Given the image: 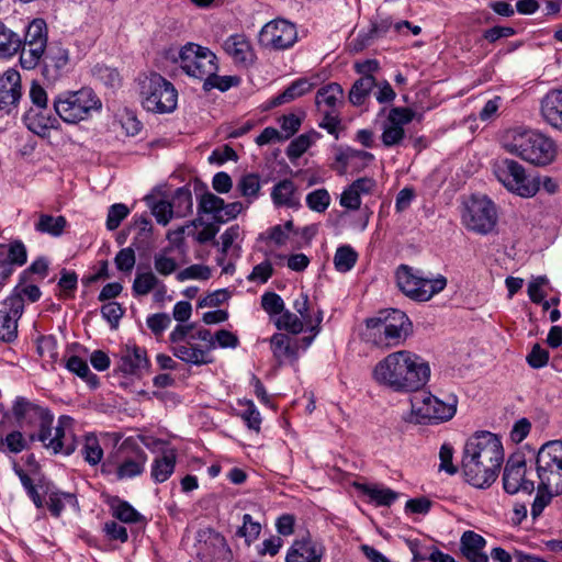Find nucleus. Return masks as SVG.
Wrapping results in <instances>:
<instances>
[{"instance_id":"nucleus-1","label":"nucleus","mask_w":562,"mask_h":562,"mask_svg":"<svg viewBox=\"0 0 562 562\" xmlns=\"http://www.w3.org/2000/svg\"><path fill=\"white\" fill-rule=\"evenodd\" d=\"M429 363L409 350L389 353L372 370L374 382L395 393H413L422 390L430 379Z\"/></svg>"},{"instance_id":"nucleus-2","label":"nucleus","mask_w":562,"mask_h":562,"mask_svg":"<svg viewBox=\"0 0 562 562\" xmlns=\"http://www.w3.org/2000/svg\"><path fill=\"white\" fill-rule=\"evenodd\" d=\"M503 462V445L495 434L476 431L465 441L461 469L465 481L472 486L490 487L495 482Z\"/></svg>"},{"instance_id":"nucleus-3","label":"nucleus","mask_w":562,"mask_h":562,"mask_svg":"<svg viewBox=\"0 0 562 562\" xmlns=\"http://www.w3.org/2000/svg\"><path fill=\"white\" fill-rule=\"evenodd\" d=\"M503 146L509 154L540 167L550 165L558 155L557 143L536 130H510L504 136Z\"/></svg>"},{"instance_id":"nucleus-4","label":"nucleus","mask_w":562,"mask_h":562,"mask_svg":"<svg viewBox=\"0 0 562 562\" xmlns=\"http://www.w3.org/2000/svg\"><path fill=\"white\" fill-rule=\"evenodd\" d=\"M369 338L378 346L394 347L412 333V322L400 310H385L366 321Z\"/></svg>"},{"instance_id":"nucleus-5","label":"nucleus","mask_w":562,"mask_h":562,"mask_svg":"<svg viewBox=\"0 0 562 562\" xmlns=\"http://www.w3.org/2000/svg\"><path fill=\"white\" fill-rule=\"evenodd\" d=\"M55 113L65 123L77 124L89 120L93 112L101 110L99 97L90 88L59 92L53 100Z\"/></svg>"},{"instance_id":"nucleus-6","label":"nucleus","mask_w":562,"mask_h":562,"mask_svg":"<svg viewBox=\"0 0 562 562\" xmlns=\"http://www.w3.org/2000/svg\"><path fill=\"white\" fill-rule=\"evenodd\" d=\"M400 290L409 299L426 302L447 286L446 277L427 278L422 270L401 265L395 272Z\"/></svg>"},{"instance_id":"nucleus-7","label":"nucleus","mask_w":562,"mask_h":562,"mask_svg":"<svg viewBox=\"0 0 562 562\" xmlns=\"http://www.w3.org/2000/svg\"><path fill=\"white\" fill-rule=\"evenodd\" d=\"M147 462L146 452L131 438L125 439L103 462V472L115 471L117 480L140 475Z\"/></svg>"},{"instance_id":"nucleus-8","label":"nucleus","mask_w":562,"mask_h":562,"mask_svg":"<svg viewBox=\"0 0 562 562\" xmlns=\"http://www.w3.org/2000/svg\"><path fill=\"white\" fill-rule=\"evenodd\" d=\"M140 97L144 109L149 112L171 113L177 108V90L159 74H151L142 81Z\"/></svg>"},{"instance_id":"nucleus-9","label":"nucleus","mask_w":562,"mask_h":562,"mask_svg":"<svg viewBox=\"0 0 562 562\" xmlns=\"http://www.w3.org/2000/svg\"><path fill=\"white\" fill-rule=\"evenodd\" d=\"M409 422L416 424H438L451 419L457 412V398L443 402L428 392H423L411 398Z\"/></svg>"},{"instance_id":"nucleus-10","label":"nucleus","mask_w":562,"mask_h":562,"mask_svg":"<svg viewBox=\"0 0 562 562\" xmlns=\"http://www.w3.org/2000/svg\"><path fill=\"white\" fill-rule=\"evenodd\" d=\"M175 61L189 77L203 82L207 76L218 71L216 55L210 48L195 43H187L182 46Z\"/></svg>"},{"instance_id":"nucleus-11","label":"nucleus","mask_w":562,"mask_h":562,"mask_svg":"<svg viewBox=\"0 0 562 562\" xmlns=\"http://www.w3.org/2000/svg\"><path fill=\"white\" fill-rule=\"evenodd\" d=\"M539 483L554 492H562V440H551L541 446L535 460Z\"/></svg>"},{"instance_id":"nucleus-12","label":"nucleus","mask_w":562,"mask_h":562,"mask_svg":"<svg viewBox=\"0 0 562 562\" xmlns=\"http://www.w3.org/2000/svg\"><path fill=\"white\" fill-rule=\"evenodd\" d=\"M493 173L507 190L519 196L529 198L539 191V182L529 178L524 166L514 159L501 158L495 160Z\"/></svg>"},{"instance_id":"nucleus-13","label":"nucleus","mask_w":562,"mask_h":562,"mask_svg":"<svg viewBox=\"0 0 562 562\" xmlns=\"http://www.w3.org/2000/svg\"><path fill=\"white\" fill-rule=\"evenodd\" d=\"M53 420L54 416L50 413L43 419L38 420L37 425L40 426V432L37 436L31 435L30 440H40L46 448L52 449L54 453H64L66 456L71 454L76 449L75 439L71 434H67L65 430V426L71 422V418L68 416H61L58 419V426L55 428V435L50 438Z\"/></svg>"},{"instance_id":"nucleus-14","label":"nucleus","mask_w":562,"mask_h":562,"mask_svg":"<svg viewBox=\"0 0 562 562\" xmlns=\"http://www.w3.org/2000/svg\"><path fill=\"white\" fill-rule=\"evenodd\" d=\"M166 189V186H157L144 196L150 211H192V192L189 186L178 188L172 195Z\"/></svg>"},{"instance_id":"nucleus-15","label":"nucleus","mask_w":562,"mask_h":562,"mask_svg":"<svg viewBox=\"0 0 562 562\" xmlns=\"http://www.w3.org/2000/svg\"><path fill=\"white\" fill-rule=\"evenodd\" d=\"M260 46L273 50H283L292 47L297 41V31L293 23L277 19L263 25L259 32Z\"/></svg>"},{"instance_id":"nucleus-16","label":"nucleus","mask_w":562,"mask_h":562,"mask_svg":"<svg viewBox=\"0 0 562 562\" xmlns=\"http://www.w3.org/2000/svg\"><path fill=\"white\" fill-rule=\"evenodd\" d=\"M503 486L505 492L512 495L519 492L531 494L535 491V482L527 477V461L524 454H512L506 461Z\"/></svg>"},{"instance_id":"nucleus-17","label":"nucleus","mask_w":562,"mask_h":562,"mask_svg":"<svg viewBox=\"0 0 562 562\" xmlns=\"http://www.w3.org/2000/svg\"><path fill=\"white\" fill-rule=\"evenodd\" d=\"M198 558L200 562H231L232 550L223 535L214 529L200 530Z\"/></svg>"},{"instance_id":"nucleus-18","label":"nucleus","mask_w":562,"mask_h":562,"mask_svg":"<svg viewBox=\"0 0 562 562\" xmlns=\"http://www.w3.org/2000/svg\"><path fill=\"white\" fill-rule=\"evenodd\" d=\"M22 98L21 76L15 69L0 75V112L2 115H15Z\"/></svg>"},{"instance_id":"nucleus-19","label":"nucleus","mask_w":562,"mask_h":562,"mask_svg":"<svg viewBox=\"0 0 562 562\" xmlns=\"http://www.w3.org/2000/svg\"><path fill=\"white\" fill-rule=\"evenodd\" d=\"M24 312V300L9 295L0 302V340L12 342L18 337V322Z\"/></svg>"},{"instance_id":"nucleus-20","label":"nucleus","mask_w":562,"mask_h":562,"mask_svg":"<svg viewBox=\"0 0 562 562\" xmlns=\"http://www.w3.org/2000/svg\"><path fill=\"white\" fill-rule=\"evenodd\" d=\"M324 554V544L307 535L292 543L288 550L285 562H321Z\"/></svg>"},{"instance_id":"nucleus-21","label":"nucleus","mask_w":562,"mask_h":562,"mask_svg":"<svg viewBox=\"0 0 562 562\" xmlns=\"http://www.w3.org/2000/svg\"><path fill=\"white\" fill-rule=\"evenodd\" d=\"M117 369L125 375L140 376L147 373L149 360L146 350L135 345H126L120 352Z\"/></svg>"},{"instance_id":"nucleus-22","label":"nucleus","mask_w":562,"mask_h":562,"mask_svg":"<svg viewBox=\"0 0 562 562\" xmlns=\"http://www.w3.org/2000/svg\"><path fill=\"white\" fill-rule=\"evenodd\" d=\"M69 50L60 45H52L43 59L42 75L48 82H55L66 71Z\"/></svg>"},{"instance_id":"nucleus-23","label":"nucleus","mask_w":562,"mask_h":562,"mask_svg":"<svg viewBox=\"0 0 562 562\" xmlns=\"http://www.w3.org/2000/svg\"><path fill=\"white\" fill-rule=\"evenodd\" d=\"M270 347L278 366L293 364L299 359V339L286 334H273L270 338Z\"/></svg>"},{"instance_id":"nucleus-24","label":"nucleus","mask_w":562,"mask_h":562,"mask_svg":"<svg viewBox=\"0 0 562 562\" xmlns=\"http://www.w3.org/2000/svg\"><path fill=\"white\" fill-rule=\"evenodd\" d=\"M540 112L547 124L562 132V89H551L543 95Z\"/></svg>"},{"instance_id":"nucleus-25","label":"nucleus","mask_w":562,"mask_h":562,"mask_svg":"<svg viewBox=\"0 0 562 562\" xmlns=\"http://www.w3.org/2000/svg\"><path fill=\"white\" fill-rule=\"evenodd\" d=\"M223 49L236 65L249 66L255 61L254 49L244 34L229 35L223 43Z\"/></svg>"},{"instance_id":"nucleus-26","label":"nucleus","mask_w":562,"mask_h":562,"mask_svg":"<svg viewBox=\"0 0 562 562\" xmlns=\"http://www.w3.org/2000/svg\"><path fill=\"white\" fill-rule=\"evenodd\" d=\"M375 188L372 178H359L346 188L340 195V205L350 211H357L361 205V198L370 194Z\"/></svg>"},{"instance_id":"nucleus-27","label":"nucleus","mask_w":562,"mask_h":562,"mask_svg":"<svg viewBox=\"0 0 562 562\" xmlns=\"http://www.w3.org/2000/svg\"><path fill=\"white\" fill-rule=\"evenodd\" d=\"M12 413L16 423L23 427L24 425H36L38 420L49 414V411L23 396H18L13 403Z\"/></svg>"},{"instance_id":"nucleus-28","label":"nucleus","mask_w":562,"mask_h":562,"mask_svg":"<svg viewBox=\"0 0 562 562\" xmlns=\"http://www.w3.org/2000/svg\"><path fill=\"white\" fill-rule=\"evenodd\" d=\"M315 104L318 112H340L344 105V89L336 82L322 87L316 93Z\"/></svg>"},{"instance_id":"nucleus-29","label":"nucleus","mask_w":562,"mask_h":562,"mask_svg":"<svg viewBox=\"0 0 562 562\" xmlns=\"http://www.w3.org/2000/svg\"><path fill=\"white\" fill-rule=\"evenodd\" d=\"M172 353L181 361L194 366L209 364L213 362V358L209 350L191 341H184L172 347Z\"/></svg>"},{"instance_id":"nucleus-30","label":"nucleus","mask_w":562,"mask_h":562,"mask_svg":"<svg viewBox=\"0 0 562 562\" xmlns=\"http://www.w3.org/2000/svg\"><path fill=\"white\" fill-rule=\"evenodd\" d=\"M293 308L296 312V315L305 322L306 331L319 334L321 324L323 322V311H311L307 294L303 292L300 293L293 302Z\"/></svg>"},{"instance_id":"nucleus-31","label":"nucleus","mask_w":562,"mask_h":562,"mask_svg":"<svg viewBox=\"0 0 562 562\" xmlns=\"http://www.w3.org/2000/svg\"><path fill=\"white\" fill-rule=\"evenodd\" d=\"M45 111L32 108L23 117L27 128L38 136H45L49 130L59 126L58 119L52 114H45Z\"/></svg>"},{"instance_id":"nucleus-32","label":"nucleus","mask_w":562,"mask_h":562,"mask_svg":"<svg viewBox=\"0 0 562 562\" xmlns=\"http://www.w3.org/2000/svg\"><path fill=\"white\" fill-rule=\"evenodd\" d=\"M496 213H462L461 222L464 227L480 235H486L494 231L497 224Z\"/></svg>"},{"instance_id":"nucleus-33","label":"nucleus","mask_w":562,"mask_h":562,"mask_svg":"<svg viewBox=\"0 0 562 562\" xmlns=\"http://www.w3.org/2000/svg\"><path fill=\"white\" fill-rule=\"evenodd\" d=\"M176 459V451L169 449L161 457L154 460L150 476L155 483H164L171 476L175 471Z\"/></svg>"},{"instance_id":"nucleus-34","label":"nucleus","mask_w":562,"mask_h":562,"mask_svg":"<svg viewBox=\"0 0 562 562\" xmlns=\"http://www.w3.org/2000/svg\"><path fill=\"white\" fill-rule=\"evenodd\" d=\"M271 199L276 207L293 209L299 205L294 183L289 179L278 182L272 188Z\"/></svg>"},{"instance_id":"nucleus-35","label":"nucleus","mask_w":562,"mask_h":562,"mask_svg":"<svg viewBox=\"0 0 562 562\" xmlns=\"http://www.w3.org/2000/svg\"><path fill=\"white\" fill-rule=\"evenodd\" d=\"M193 190L199 200L196 211H225L227 207L224 200L210 192L207 187L199 179L193 181Z\"/></svg>"},{"instance_id":"nucleus-36","label":"nucleus","mask_w":562,"mask_h":562,"mask_svg":"<svg viewBox=\"0 0 562 562\" xmlns=\"http://www.w3.org/2000/svg\"><path fill=\"white\" fill-rule=\"evenodd\" d=\"M22 44L21 36L0 22V58H11L20 52Z\"/></svg>"},{"instance_id":"nucleus-37","label":"nucleus","mask_w":562,"mask_h":562,"mask_svg":"<svg viewBox=\"0 0 562 562\" xmlns=\"http://www.w3.org/2000/svg\"><path fill=\"white\" fill-rule=\"evenodd\" d=\"M45 494L48 496L47 507L54 517H59L65 508V503L72 506L77 505V498L74 494L61 492L55 488L46 487Z\"/></svg>"},{"instance_id":"nucleus-38","label":"nucleus","mask_w":562,"mask_h":562,"mask_svg":"<svg viewBox=\"0 0 562 562\" xmlns=\"http://www.w3.org/2000/svg\"><path fill=\"white\" fill-rule=\"evenodd\" d=\"M113 516L124 524L145 522V517L128 502L115 498L111 504Z\"/></svg>"},{"instance_id":"nucleus-39","label":"nucleus","mask_w":562,"mask_h":562,"mask_svg":"<svg viewBox=\"0 0 562 562\" xmlns=\"http://www.w3.org/2000/svg\"><path fill=\"white\" fill-rule=\"evenodd\" d=\"M47 45L37 43L22 44L20 49V65L23 69H34L43 58Z\"/></svg>"},{"instance_id":"nucleus-40","label":"nucleus","mask_w":562,"mask_h":562,"mask_svg":"<svg viewBox=\"0 0 562 562\" xmlns=\"http://www.w3.org/2000/svg\"><path fill=\"white\" fill-rule=\"evenodd\" d=\"M359 490L376 506H391L398 497V494L391 488H380L362 484L359 486Z\"/></svg>"},{"instance_id":"nucleus-41","label":"nucleus","mask_w":562,"mask_h":562,"mask_svg":"<svg viewBox=\"0 0 562 562\" xmlns=\"http://www.w3.org/2000/svg\"><path fill=\"white\" fill-rule=\"evenodd\" d=\"M312 88L313 83H311L307 79H297L273 100V104L280 105L293 101L294 99L300 98L310 92Z\"/></svg>"},{"instance_id":"nucleus-42","label":"nucleus","mask_w":562,"mask_h":562,"mask_svg":"<svg viewBox=\"0 0 562 562\" xmlns=\"http://www.w3.org/2000/svg\"><path fill=\"white\" fill-rule=\"evenodd\" d=\"M66 224V218L61 215L52 216L48 213H42L35 224V228L41 233L49 234L52 236H60Z\"/></svg>"},{"instance_id":"nucleus-43","label":"nucleus","mask_w":562,"mask_h":562,"mask_svg":"<svg viewBox=\"0 0 562 562\" xmlns=\"http://www.w3.org/2000/svg\"><path fill=\"white\" fill-rule=\"evenodd\" d=\"M373 87H375L374 77H361L358 79L349 91L348 98L350 103L356 106L362 105Z\"/></svg>"},{"instance_id":"nucleus-44","label":"nucleus","mask_w":562,"mask_h":562,"mask_svg":"<svg viewBox=\"0 0 562 562\" xmlns=\"http://www.w3.org/2000/svg\"><path fill=\"white\" fill-rule=\"evenodd\" d=\"M319 134L315 131L311 133L301 134L294 138L286 148V156L293 162L299 159L313 144L314 138H317Z\"/></svg>"},{"instance_id":"nucleus-45","label":"nucleus","mask_w":562,"mask_h":562,"mask_svg":"<svg viewBox=\"0 0 562 562\" xmlns=\"http://www.w3.org/2000/svg\"><path fill=\"white\" fill-rule=\"evenodd\" d=\"M160 284V280L156 277V274L151 271L137 273L132 291L134 296H144L147 295L150 291L158 288Z\"/></svg>"},{"instance_id":"nucleus-46","label":"nucleus","mask_w":562,"mask_h":562,"mask_svg":"<svg viewBox=\"0 0 562 562\" xmlns=\"http://www.w3.org/2000/svg\"><path fill=\"white\" fill-rule=\"evenodd\" d=\"M554 488H550L547 485H542L541 483L538 484V492L533 499V503L531 504V510L530 514L533 519L538 518L543 509L551 503L552 498L554 496H559L562 494V492H554Z\"/></svg>"},{"instance_id":"nucleus-47","label":"nucleus","mask_w":562,"mask_h":562,"mask_svg":"<svg viewBox=\"0 0 562 562\" xmlns=\"http://www.w3.org/2000/svg\"><path fill=\"white\" fill-rule=\"evenodd\" d=\"M276 326L278 329L285 330L292 335H297L302 333L304 328L306 329L305 322L289 310H284L280 314L276 321Z\"/></svg>"},{"instance_id":"nucleus-48","label":"nucleus","mask_w":562,"mask_h":562,"mask_svg":"<svg viewBox=\"0 0 562 562\" xmlns=\"http://www.w3.org/2000/svg\"><path fill=\"white\" fill-rule=\"evenodd\" d=\"M357 259L358 254L353 248L348 245H344L337 248L334 256V265L337 271L345 273L355 267Z\"/></svg>"},{"instance_id":"nucleus-49","label":"nucleus","mask_w":562,"mask_h":562,"mask_svg":"<svg viewBox=\"0 0 562 562\" xmlns=\"http://www.w3.org/2000/svg\"><path fill=\"white\" fill-rule=\"evenodd\" d=\"M24 45L27 44H42L47 45V25L43 19H34L27 26L22 40Z\"/></svg>"},{"instance_id":"nucleus-50","label":"nucleus","mask_w":562,"mask_h":562,"mask_svg":"<svg viewBox=\"0 0 562 562\" xmlns=\"http://www.w3.org/2000/svg\"><path fill=\"white\" fill-rule=\"evenodd\" d=\"M66 368L77 374L79 378L85 379L90 385L97 386L98 376L91 373L88 363L78 356H71L65 363Z\"/></svg>"},{"instance_id":"nucleus-51","label":"nucleus","mask_w":562,"mask_h":562,"mask_svg":"<svg viewBox=\"0 0 562 562\" xmlns=\"http://www.w3.org/2000/svg\"><path fill=\"white\" fill-rule=\"evenodd\" d=\"M261 532V525L259 521L254 520L250 514L243 515V524L238 527L236 536L244 538L246 544L249 547L255 540L258 539Z\"/></svg>"},{"instance_id":"nucleus-52","label":"nucleus","mask_w":562,"mask_h":562,"mask_svg":"<svg viewBox=\"0 0 562 562\" xmlns=\"http://www.w3.org/2000/svg\"><path fill=\"white\" fill-rule=\"evenodd\" d=\"M292 221H288L283 226L274 225L259 235V240L274 244L276 246H282L286 243L289 234L288 232L292 228Z\"/></svg>"},{"instance_id":"nucleus-53","label":"nucleus","mask_w":562,"mask_h":562,"mask_svg":"<svg viewBox=\"0 0 562 562\" xmlns=\"http://www.w3.org/2000/svg\"><path fill=\"white\" fill-rule=\"evenodd\" d=\"M239 78L236 76H218L217 72L207 76L203 82V90L211 91L212 89H218L222 92L229 90L232 87L239 85Z\"/></svg>"},{"instance_id":"nucleus-54","label":"nucleus","mask_w":562,"mask_h":562,"mask_svg":"<svg viewBox=\"0 0 562 562\" xmlns=\"http://www.w3.org/2000/svg\"><path fill=\"white\" fill-rule=\"evenodd\" d=\"M81 453L86 462L90 465H97L103 458V450L97 439V437L90 435L86 436Z\"/></svg>"},{"instance_id":"nucleus-55","label":"nucleus","mask_w":562,"mask_h":562,"mask_svg":"<svg viewBox=\"0 0 562 562\" xmlns=\"http://www.w3.org/2000/svg\"><path fill=\"white\" fill-rule=\"evenodd\" d=\"M260 187V179L256 173L243 176L237 183V190L243 196L249 200H254L258 196Z\"/></svg>"},{"instance_id":"nucleus-56","label":"nucleus","mask_w":562,"mask_h":562,"mask_svg":"<svg viewBox=\"0 0 562 562\" xmlns=\"http://www.w3.org/2000/svg\"><path fill=\"white\" fill-rule=\"evenodd\" d=\"M176 278L179 282L186 280H209L211 278V269L203 265H192L179 271Z\"/></svg>"},{"instance_id":"nucleus-57","label":"nucleus","mask_w":562,"mask_h":562,"mask_svg":"<svg viewBox=\"0 0 562 562\" xmlns=\"http://www.w3.org/2000/svg\"><path fill=\"white\" fill-rule=\"evenodd\" d=\"M486 544V540L479 533L468 530L461 536L460 546L461 551L464 554L467 552L483 550Z\"/></svg>"},{"instance_id":"nucleus-58","label":"nucleus","mask_w":562,"mask_h":562,"mask_svg":"<svg viewBox=\"0 0 562 562\" xmlns=\"http://www.w3.org/2000/svg\"><path fill=\"white\" fill-rule=\"evenodd\" d=\"M93 76L109 87H116L120 83V75L115 68L105 65H95Z\"/></svg>"},{"instance_id":"nucleus-59","label":"nucleus","mask_w":562,"mask_h":562,"mask_svg":"<svg viewBox=\"0 0 562 562\" xmlns=\"http://www.w3.org/2000/svg\"><path fill=\"white\" fill-rule=\"evenodd\" d=\"M5 251H8V258L12 268L14 266H23L27 260V252L24 244L21 240H14L9 245H5Z\"/></svg>"},{"instance_id":"nucleus-60","label":"nucleus","mask_w":562,"mask_h":562,"mask_svg":"<svg viewBox=\"0 0 562 562\" xmlns=\"http://www.w3.org/2000/svg\"><path fill=\"white\" fill-rule=\"evenodd\" d=\"M307 206L312 211H326L330 203V195L325 189H317L306 196Z\"/></svg>"},{"instance_id":"nucleus-61","label":"nucleus","mask_w":562,"mask_h":562,"mask_svg":"<svg viewBox=\"0 0 562 562\" xmlns=\"http://www.w3.org/2000/svg\"><path fill=\"white\" fill-rule=\"evenodd\" d=\"M355 159H359L367 162L372 161L374 159V156L369 151L359 150L351 147L341 149L336 156V160L345 166Z\"/></svg>"},{"instance_id":"nucleus-62","label":"nucleus","mask_w":562,"mask_h":562,"mask_svg":"<svg viewBox=\"0 0 562 562\" xmlns=\"http://www.w3.org/2000/svg\"><path fill=\"white\" fill-rule=\"evenodd\" d=\"M261 306L269 315H280L285 310L282 297L274 292L261 296Z\"/></svg>"},{"instance_id":"nucleus-63","label":"nucleus","mask_w":562,"mask_h":562,"mask_svg":"<svg viewBox=\"0 0 562 562\" xmlns=\"http://www.w3.org/2000/svg\"><path fill=\"white\" fill-rule=\"evenodd\" d=\"M405 136L404 128L394 124L386 122L384 124L383 133H382V143L386 147H392L402 142Z\"/></svg>"},{"instance_id":"nucleus-64","label":"nucleus","mask_w":562,"mask_h":562,"mask_svg":"<svg viewBox=\"0 0 562 562\" xmlns=\"http://www.w3.org/2000/svg\"><path fill=\"white\" fill-rule=\"evenodd\" d=\"M154 267L157 273L167 277L177 270L178 263L173 258L168 257L165 254H156L154 256Z\"/></svg>"}]
</instances>
